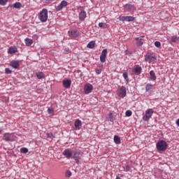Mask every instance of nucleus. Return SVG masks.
Wrapping results in <instances>:
<instances>
[{"label": "nucleus", "instance_id": "6e6552de", "mask_svg": "<svg viewBox=\"0 0 179 179\" xmlns=\"http://www.w3.org/2000/svg\"><path fill=\"white\" fill-rule=\"evenodd\" d=\"M66 6H68V2L66 1H62L59 5L55 7V9L57 12H59V10H62Z\"/></svg>", "mask_w": 179, "mask_h": 179}, {"label": "nucleus", "instance_id": "1a4fd4ad", "mask_svg": "<svg viewBox=\"0 0 179 179\" xmlns=\"http://www.w3.org/2000/svg\"><path fill=\"white\" fill-rule=\"evenodd\" d=\"M118 19L120 22H134L135 20V17L132 16H120Z\"/></svg>", "mask_w": 179, "mask_h": 179}, {"label": "nucleus", "instance_id": "9d476101", "mask_svg": "<svg viewBox=\"0 0 179 179\" xmlns=\"http://www.w3.org/2000/svg\"><path fill=\"white\" fill-rule=\"evenodd\" d=\"M118 94L120 97L124 99L127 96V88L124 86H122L118 91Z\"/></svg>", "mask_w": 179, "mask_h": 179}, {"label": "nucleus", "instance_id": "c85d7f7f", "mask_svg": "<svg viewBox=\"0 0 179 179\" xmlns=\"http://www.w3.org/2000/svg\"><path fill=\"white\" fill-rule=\"evenodd\" d=\"M124 171L128 172L131 170V166L129 165L123 166Z\"/></svg>", "mask_w": 179, "mask_h": 179}, {"label": "nucleus", "instance_id": "58836bf2", "mask_svg": "<svg viewBox=\"0 0 179 179\" xmlns=\"http://www.w3.org/2000/svg\"><path fill=\"white\" fill-rule=\"evenodd\" d=\"M106 58H107V57L106 56H100V62L102 63L106 62Z\"/></svg>", "mask_w": 179, "mask_h": 179}, {"label": "nucleus", "instance_id": "ea45409f", "mask_svg": "<svg viewBox=\"0 0 179 179\" xmlns=\"http://www.w3.org/2000/svg\"><path fill=\"white\" fill-rule=\"evenodd\" d=\"M155 47H157V48H160V47L162 46V44L159 41H155Z\"/></svg>", "mask_w": 179, "mask_h": 179}, {"label": "nucleus", "instance_id": "f3484780", "mask_svg": "<svg viewBox=\"0 0 179 179\" xmlns=\"http://www.w3.org/2000/svg\"><path fill=\"white\" fill-rule=\"evenodd\" d=\"M15 52H17L16 46H11L8 48V54H15Z\"/></svg>", "mask_w": 179, "mask_h": 179}, {"label": "nucleus", "instance_id": "5701e85b", "mask_svg": "<svg viewBox=\"0 0 179 179\" xmlns=\"http://www.w3.org/2000/svg\"><path fill=\"white\" fill-rule=\"evenodd\" d=\"M36 76L38 79H44V73L43 72H37Z\"/></svg>", "mask_w": 179, "mask_h": 179}, {"label": "nucleus", "instance_id": "0eeeda50", "mask_svg": "<svg viewBox=\"0 0 179 179\" xmlns=\"http://www.w3.org/2000/svg\"><path fill=\"white\" fill-rule=\"evenodd\" d=\"M93 91V85L90 83H87L84 85L85 94H90Z\"/></svg>", "mask_w": 179, "mask_h": 179}, {"label": "nucleus", "instance_id": "c9c22d12", "mask_svg": "<svg viewBox=\"0 0 179 179\" xmlns=\"http://www.w3.org/2000/svg\"><path fill=\"white\" fill-rule=\"evenodd\" d=\"M101 56L107 57V49H104L102 50Z\"/></svg>", "mask_w": 179, "mask_h": 179}, {"label": "nucleus", "instance_id": "79ce46f5", "mask_svg": "<svg viewBox=\"0 0 179 179\" xmlns=\"http://www.w3.org/2000/svg\"><path fill=\"white\" fill-rule=\"evenodd\" d=\"M131 115H132V111L131 110H127L126 111V116L127 117H131Z\"/></svg>", "mask_w": 179, "mask_h": 179}, {"label": "nucleus", "instance_id": "a19ab883", "mask_svg": "<svg viewBox=\"0 0 179 179\" xmlns=\"http://www.w3.org/2000/svg\"><path fill=\"white\" fill-rule=\"evenodd\" d=\"M109 120L111 122L114 121V117L113 116V113H109L108 115Z\"/></svg>", "mask_w": 179, "mask_h": 179}, {"label": "nucleus", "instance_id": "39448f33", "mask_svg": "<svg viewBox=\"0 0 179 179\" xmlns=\"http://www.w3.org/2000/svg\"><path fill=\"white\" fill-rule=\"evenodd\" d=\"M153 113H154L153 109H152V108L148 109L145 111V115L143 117V121H149V120H150L152 115H153Z\"/></svg>", "mask_w": 179, "mask_h": 179}, {"label": "nucleus", "instance_id": "a878e982", "mask_svg": "<svg viewBox=\"0 0 179 179\" xmlns=\"http://www.w3.org/2000/svg\"><path fill=\"white\" fill-rule=\"evenodd\" d=\"M94 45H96V42L92 41L87 44V48H94Z\"/></svg>", "mask_w": 179, "mask_h": 179}, {"label": "nucleus", "instance_id": "2eb2a0df", "mask_svg": "<svg viewBox=\"0 0 179 179\" xmlns=\"http://www.w3.org/2000/svg\"><path fill=\"white\" fill-rule=\"evenodd\" d=\"M125 10H127L128 12H131V10H134L135 6L134 5L131 4H126L124 6Z\"/></svg>", "mask_w": 179, "mask_h": 179}, {"label": "nucleus", "instance_id": "6ab92c4d", "mask_svg": "<svg viewBox=\"0 0 179 179\" xmlns=\"http://www.w3.org/2000/svg\"><path fill=\"white\" fill-rule=\"evenodd\" d=\"M10 134L6 133L3 134V139L6 141V142H9V141H10Z\"/></svg>", "mask_w": 179, "mask_h": 179}, {"label": "nucleus", "instance_id": "4c0bfd02", "mask_svg": "<svg viewBox=\"0 0 179 179\" xmlns=\"http://www.w3.org/2000/svg\"><path fill=\"white\" fill-rule=\"evenodd\" d=\"M8 2V0H0V5L5 6Z\"/></svg>", "mask_w": 179, "mask_h": 179}, {"label": "nucleus", "instance_id": "a211bd4d", "mask_svg": "<svg viewBox=\"0 0 179 179\" xmlns=\"http://www.w3.org/2000/svg\"><path fill=\"white\" fill-rule=\"evenodd\" d=\"M136 44L138 47H141V45H143V39H142L141 37L136 38Z\"/></svg>", "mask_w": 179, "mask_h": 179}, {"label": "nucleus", "instance_id": "4be33fe9", "mask_svg": "<svg viewBox=\"0 0 179 179\" xmlns=\"http://www.w3.org/2000/svg\"><path fill=\"white\" fill-rule=\"evenodd\" d=\"M71 36L75 38L78 37V36H79V32L78 31V30H72L71 31Z\"/></svg>", "mask_w": 179, "mask_h": 179}, {"label": "nucleus", "instance_id": "dca6fc26", "mask_svg": "<svg viewBox=\"0 0 179 179\" xmlns=\"http://www.w3.org/2000/svg\"><path fill=\"white\" fill-rule=\"evenodd\" d=\"M79 19L81 20V22H83L85 19H86V11L83 10L79 14Z\"/></svg>", "mask_w": 179, "mask_h": 179}, {"label": "nucleus", "instance_id": "2f4dec72", "mask_svg": "<svg viewBox=\"0 0 179 179\" xmlns=\"http://www.w3.org/2000/svg\"><path fill=\"white\" fill-rule=\"evenodd\" d=\"M48 113L50 114V115H54V108H48Z\"/></svg>", "mask_w": 179, "mask_h": 179}, {"label": "nucleus", "instance_id": "37998d69", "mask_svg": "<svg viewBox=\"0 0 179 179\" xmlns=\"http://www.w3.org/2000/svg\"><path fill=\"white\" fill-rule=\"evenodd\" d=\"M96 75H100V73H101V70H100V69H96Z\"/></svg>", "mask_w": 179, "mask_h": 179}, {"label": "nucleus", "instance_id": "ddd939ff", "mask_svg": "<svg viewBox=\"0 0 179 179\" xmlns=\"http://www.w3.org/2000/svg\"><path fill=\"white\" fill-rule=\"evenodd\" d=\"M10 66H12V68H14V69H17V68L20 66V64L19 63V61H16V60L11 61L10 63Z\"/></svg>", "mask_w": 179, "mask_h": 179}, {"label": "nucleus", "instance_id": "a18cd8bd", "mask_svg": "<svg viewBox=\"0 0 179 179\" xmlns=\"http://www.w3.org/2000/svg\"><path fill=\"white\" fill-rule=\"evenodd\" d=\"M48 2H50V1H51V0H46Z\"/></svg>", "mask_w": 179, "mask_h": 179}, {"label": "nucleus", "instance_id": "72a5a7b5", "mask_svg": "<svg viewBox=\"0 0 179 179\" xmlns=\"http://www.w3.org/2000/svg\"><path fill=\"white\" fill-rule=\"evenodd\" d=\"M20 152H21V153H28L29 149H27L26 148H20Z\"/></svg>", "mask_w": 179, "mask_h": 179}, {"label": "nucleus", "instance_id": "20e7f679", "mask_svg": "<svg viewBox=\"0 0 179 179\" xmlns=\"http://www.w3.org/2000/svg\"><path fill=\"white\" fill-rule=\"evenodd\" d=\"M71 159H73L75 160L76 164H79L80 163L79 161L80 160V150H76L75 151H73Z\"/></svg>", "mask_w": 179, "mask_h": 179}, {"label": "nucleus", "instance_id": "c03bdc74", "mask_svg": "<svg viewBox=\"0 0 179 179\" xmlns=\"http://www.w3.org/2000/svg\"><path fill=\"white\" fill-rule=\"evenodd\" d=\"M66 51H69V48L66 49Z\"/></svg>", "mask_w": 179, "mask_h": 179}, {"label": "nucleus", "instance_id": "aec40b11", "mask_svg": "<svg viewBox=\"0 0 179 179\" xmlns=\"http://www.w3.org/2000/svg\"><path fill=\"white\" fill-rule=\"evenodd\" d=\"M113 141L116 145H120V143H121V138L118 136H114Z\"/></svg>", "mask_w": 179, "mask_h": 179}, {"label": "nucleus", "instance_id": "9b49d317", "mask_svg": "<svg viewBox=\"0 0 179 179\" xmlns=\"http://www.w3.org/2000/svg\"><path fill=\"white\" fill-rule=\"evenodd\" d=\"M133 72L135 73V75H141L142 72V67L139 66L138 65H136L133 68Z\"/></svg>", "mask_w": 179, "mask_h": 179}, {"label": "nucleus", "instance_id": "f03ea898", "mask_svg": "<svg viewBox=\"0 0 179 179\" xmlns=\"http://www.w3.org/2000/svg\"><path fill=\"white\" fill-rule=\"evenodd\" d=\"M156 148L158 152H166L167 143L164 140L159 141L156 144Z\"/></svg>", "mask_w": 179, "mask_h": 179}, {"label": "nucleus", "instance_id": "393cba45", "mask_svg": "<svg viewBox=\"0 0 179 179\" xmlns=\"http://www.w3.org/2000/svg\"><path fill=\"white\" fill-rule=\"evenodd\" d=\"M153 89V85L152 84H147L145 85V92H150Z\"/></svg>", "mask_w": 179, "mask_h": 179}, {"label": "nucleus", "instance_id": "bb28decb", "mask_svg": "<svg viewBox=\"0 0 179 179\" xmlns=\"http://www.w3.org/2000/svg\"><path fill=\"white\" fill-rule=\"evenodd\" d=\"M176 41H179V37H177L176 36H171V43H176Z\"/></svg>", "mask_w": 179, "mask_h": 179}, {"label": "nucleus", "instance_id": "b1692460", "mask_svg": "<svg viewBox=\"0 0 179 179\" xmlns=\"http://www.w3.org/2000/svg\"><path fill=\"white\" fill-rule=\"evenodd\" d=\"M150 76L151 80H156V74L155 73V71H150Z\"/></svg>", "mask_w": 179, "mask_h": 179}, {"label": "nucleus", "instance_id": "c756f323", "mask_svg": "<svg viewBox=\"0 0 179 179\" xmlns=\"http://www.w3.org/2000/svg\"><path fill=\"white\" fill-rule=\"evenodd\" d=\"M99 27H101V29H106V27H107V24L104 22H99Z\"/></svg>", "mask_w": 179, "mask_h": 179}, {"label": "nucleus", "instance_id": "7ed1b4c3", "mask_svg": "<svg viewBox=\"0 0 179 179\" xmlns=\"http://www.w3.org/2000/svg\"><path fill=\"white\" fill-rule=\"evenodd\" d=\"M145 61L149 64H154L156 61V55L155 53H148L145 55Z\"/></svg>", "mask_w": 179, "mask_h": 179}, {"label": "nucleus", "instance_id": "cd10ccee", "mask_svg": "<svg viewBox=\"0 0 179 179\" xmlns=\"http://www.w3.org/2000/svg\"><path fill=\"white\" fill-rule=\"evenodd\" d=\"M22 6V3L19 2H16L13 4V8H15V9H19Z\"/></svg>", "mask_w": 179, "mask_h": 179}, {"label": "nucleus", "instance_id": "f8f14e48", "mask_svg": "<svg viewBox=\"0 0 179 179\" xmlns=\"http://www.w3.org/2000/svg\"><path fill=\"white\" fill-rule=\"evenodd\" d=\"M74 127L76 131H79V129H80L82 127V121H80L79 119L76 120L74 122Z\"/></svg>", "mask_w": 179, "mask_h": 179}, {"label": "nucleus", "instance_id": "423d86ee", "mask_svg": "<svg viewBox=\"0 0 179 179\" xmlns=\"http://www.w3.org/2000/svg\"><path fill=\"white\" fill-rule=\"evenodd\" d=\"M62 155L66 159H72L73 151L71 148H67L63 151Z\"/></svg>", "mask_w": 179, "mask_h": 179}, {"label": "nucleus", "instance_id": "473e14b6", "mask_svg": "<svg viewBox=\"0 0 179 179\" xmlns=\"http://www.w3.org/2000/svg\"><path fill=\"white\" fill-rule=\"evenodd\" d=\"M46 136L50 139H54V138H55V136H54V134H52V133H47Z\"/></svg>", "mask_w": 179, "mask_h": 179}, {"label": "nucleus", "instance_id": "f257e3e1", "mask_svg": "<svg viewBox=\"0 0 179 179\" xmlns=\"http://www.w3.org/2000/svg\"><path fill=\"white\" fill-rule=\"evenodd\" d=\"M38 19H39L42 23H45L48 20V10H47V8L42 9L38 15Z\"/></svg>", "mask_w": 179, "mask_h": 179}, {"label": "nucleus", "instance_id": "4468645a", "mask_svg": "<svg viewBox=\"0 0 179 179\" xmlns=\"http://www.w3.org/2000/svg\"><path fill=\"white\" fill-rule=\"evenodd\" d=\"M71 83L72 81H71V80H64L63 81V86L65 87V89H69L71 87Z\"/></svg>", "mask_w": 179, "mask_h": 179}, {"label": "nucleus", "instance_id": "f704fd0d", "mask_svg": "<svg viewBox=\"0 0 179 179\" xmlns=\"http://www.w3.org/2000/svg\"><path fill=\"white\" fill-rule=\"evenodd\" d=\"M10 73H12V70H10L9 68H6L5 74L6 75H10Z\"/></svg>", "mask_w": 179, "mask_h": 179}, {"label": "nucleus", "instance_id": "7c9ffc66", "mask_svg": "<svg viewBox=\"0 0 179 179\" xmlns=\"http://www.w3.org/2000/svg\"><path fill=\"white\" fill-rule=\"evenodd\" d=\"M124 79L126 80V82H129V79L128 78V73L124 72L122 75Z\"/></svg>", "mask_w": 179, "mask_h": 179}, {"label": "nucleus", "instance_id": "49530a36", "mask_svg": "<svg viewBox=\"0 0 179 179\" xmlns=\"http://www.w3.org/2000/svg\"><path fill=\"white\" fill-rule=\"evenodd\" d=\"M0 134H1V130H0Z\"/></svg>", "mask_w": 179, "mask_h": 179}, {"label": "nucleus", "instance_id": "e433bc0d", "mask_svg": "<svg viewBox=\"0 0 179 179\" xmlns=\"http://www.w3.org/2000/svg\"><path fill=\"white\" fill-rule=\"evenodd\" d=\"M71 176H72V172H71V171H67L65 173V176L66 177V178H69Z\"/></svg>", "mask_w": 179, "mask_h": 179}, {"label": "nucleus", "instance_id": "412c9836", "mask_svg": "<svg viewBox=\"0 0 179 179\" xmlns=\"http://www.w3.org/2000/svg\"><path fill=\"white\" fill-rule=\"evenodd\" d=\"M25 41V44L26 45H27V47H30V45H31L33 44V40L30 39V38H25L24 40Z\"/></svg>", "mask_w": 179, "mask_h": 179}]
</instances>
